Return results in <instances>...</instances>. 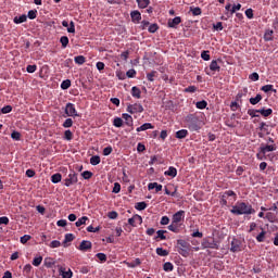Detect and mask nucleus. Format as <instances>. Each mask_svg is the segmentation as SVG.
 Wrapping results in <instances>:
<instances>
[{
  "label": "nucleus",
  "mask_w": 278,
  "mask_h": 278,
  "mask_svg": "<svg viewBox=\"0 0 278 278\" xmlns=\"http://www.w3.org/2000/svg\"><path fill=\"white\" fill-rule=\"evenodd\" d=\"M231 214L235 216H249L251 214H255V208L250 203L247 202H237L235 206L230 210Z\"/></svg>",
  "instance_id": "f257e3e1"
},
{
  "label": "nucleus",
  "mask_w": 278,
  "mask_h": 278,
  "mask_svg": "<svg viewBox=\"0 0 278 278\" xmlns=\"http://www.w3.org/2000/svg\"><path fill=\"white\" fill-rule=\"evenodd\" d=\"M186 218V211H178L176 212L173 217H172V224L167 227V229L169 231H172L173 233H179L180 231V227H181V223H184Z\"/></svg>",
  "instance_id": "f03ea898"
},
{
  "label": "nucleus",
  "mask_w": 278,
  "mask_h": 278,
  "mask_svg": "<svg viewBox=\"0 0 278 278\" xmlns=\"http://www.w3.org/2000/svg\"><path fill=\"white\" fill-rule=\"evenodd\" d=\"M176 249L182 257H190V253H192V245L186 239H178Z\"/></svg>",
  "instance_id": "7ed1b4c3"
},
{
  "label": "nucleus",
  "mask_w": 278,
  "mask_h": 278,
  "mask_svg": "<svg viewBox=\"0 0 278 278\" xmlns=\"http://www.w3.org/2000/svg\"><path fill=\"white\" fill-rule=\"evenodd\" d=\"M247 245H244V241L240 239L233 238L230 243V251L231 253H241V251H244Z\"/></svg>",
  "instance_id": "20e7f679"
},
{
  "label": "nucleus",
  "mask_w": 278,
  "mask_h": 278,
  "mask_svg": "<svg viewBox=\"0 0 278 278\" xmlns=\"http://www.w3.org/2000/svg\"><path fill=\"white\" fill-rule=\"evenodd\" d=\"M127 112H129V114H141V112H144V108L142 106V104H129L127 106Z\"/></svg>",
  "instance_id": "39448f33"
},
{
  "label": "nucleus",
  "mask_w": 278,
  "mask_h": 278,
  "mask_svg": "<svg viewBox=\"0 0 278 278\" xmlns=\"http://www.w3.org/2000/svg\"><path fill=\"white\" fill-rule=\"evenodd\" d=\"M64 181H65L64 186H66V188H71V186L77 184L79 179L77 178L76 173H72V174H68L67 178Z\"/></svg>",
  "instance_id": "423d86ee"
},
{
  "label": "nucleus",
  "mask_w": 278,
  "mask_h": 278,
  "mask_svg": "<svg viewBox=\"0 0 278 278\" xmlns=\"http://www.w3.org/2000/svg\"><path fill=\"white\" fill-rule=\"evenodd\" d=\"M65 114L66 116H79V113H77V109H75V104L68 102L65 105Z\"/></svg>",
  "instance_id": "0eeeda50"
},
{
  "label": "nucleus",
  "mask_w": 278,
  "mask_h": 278,
  "mask_svg": "<svg viewBox=\"0 0 278 278\" xmlns=\"http://www.w3.org/2000/svg\"><path fill=\"white\" fill-rule=\"evenodd\" d=\"M202 247L203 249H215V250L220 249V247L218 245V242L214 239L212 241L204 239L202 242Z\"/></svg>",
  "instance_id": "6e6552de"
},
{
  "label": "nucleus",
  "mask_w": 278,
  "mask_h": 278,
  "mask_svg": "<svg viewBox=\"0 0 278 278\" xmlns=\"http://www.w3.org/2000/svg\"><path fill=\"white\" fill-rule=\"evenodd\" d=\"M128 225H130V227H138V225H142V216L135 214L128 219Z\"/></svg>",
  "instance_id": "1a4fd4ad"
},
{
  "label": "nucleus",
  "mask_w": 278,
  "mask_h": 278,
  "mask_svg": "<svg viewBox=\"0 0 278 278\" xmlns=\"http://www.w3.org/2000/svg\"><path fill=\"white\" fill-rule=\"evenodd\" d=\"M260 149H261V153L266 155L267 153H270L273 151H277V144H275V143H273V144H264L263 143L260 147Z\"/></svg>",
  "instance_id": "9d476101"
},
{
  "label": "nucleus",
  "mask_w": 278,
  "mask_h": 278,
  "mask_svg": "<svg viewBox=\"0 0 278 278\" xmlns=\"http://www.w3.org/2000/svg\"><path fill=\"white\" fill-rule=\"evenodd\" d=\"M130 18L135 24H138L140 21H142V14L138 10L131 11Z\"/></svg>",
  "instance_id": "9b49d317"
},
{
  "label": "nucleus",
  "mask_w": 278,
  "mask_h": 278,
  "mask_svg": "<svg viewBox=\"0 0 278 278\" xmlns=\"http://www.w3.org/2000/svg\"><path fill=\"white\" fill-rule=\"evenodd\" d=\"M79 251L86 252L92 249V242L88 240H83L78 247Z\"/></svg>",
  "instance_id": "f8f14e48"
},
{
  "label": "nucleus",
  "mask_w": 278,
  "mask_h": 278,
  "mask_svg": "<svg viewBox=\"0 0 278 278\" xmlns=\"http://www.w3.org/2000/svg\"><path fill=\"white\" fill-rule=\"evenodd\" d=\"M181 23V17L176 16L173 20H168L167 26L172 29H177V26Z\"/></svg>",
  "instance_id": "ddd939ff"
},
{
  "label": "nucleus",
  "mask_w": 278,
  "mask_h": 278,
  "mask_svg": "<svg viewBox=\"0 0 278 278\" xmlns=\"http://www.w3.org/2000/svg\"><path fill=\"white\" fill-rule=\"evenodd\" d=\"M62 26H63V27H67L68 34H75V22L72 21V22L68 24V21L64 20V21L62 22Z\"/></svg>",
  "instance_id": "4468645a"
},
{
  "label": "nucleus",
  "mask_w": 278,
  "mask_h": 278,
  "mask_svg": "<svg viewBox=\"0 0 278 278\" xmlns=\"http://www.w3.org/2000/svg\"><path fill=\"white\" fill-rule=\"evenodd\" d=\"M60 275L62 276V278H73V270L64 268V267H60L59 269Z\"/></svg>",
  "instance_id": "2eb2a0df"
},
{
  "label": "nucleus",
  "mask_w": 278,
  "mask_h": 278,
  "mask_svg": "<svg viewBox=\"0 0 278 278\" xmlns=\"http://www.w3.org/2000/svg\"><path fill=\"white\" fill-rule=\"evenodd\" d=\"M163 186L157 182H150L148 185V190H155V192H162Z\"/></svg>",
  "instance_id": "dca6fc26"
},
{
  "label": "nucleus",
  "mask_w": 278,
  "mask_h": 278,
  "mask_svg": "<svg viewBox=\"0 0 278 278\" xmlns=\"http://www.w3.org/2000/svg\"><path fill=\"white\" fill-rule=\"evenodd\" d=\"M136 1L140 10H146V8H149V5H151V0H136Z\"/></svg>",
  "instance_id": "f3484780"
},
{
  "label": "nucleus",
  "mask_w": 278,
  "mask_h": 278,
  "mask_svg": "<svg viewBox=\"0 0 278 278\" xmlns=\"http://www.w3.org/2000/svg\"><path fill=\"white\" fill-rule=\"evenodd\" d=\"M155 126H153V124L151 123H144L142 124L140 127H138L136 129V131H138L140 134V131H147V129H154Z\"/></svg>",
  "instance_id": "a211bd4d"
},
{
  "label": "nucleus",
  "mask_w": 278,
  "mask_h": 278,
  "mask_svg": "<svg viewBox=\"0 0 278 278\" xmlns=\"http://www.w3.org/2000/svg\"><path fill=\"white\" fill-rule=\"evenodd\" d=\"M210 71L213 73H220V65H218V61L213 60L210 64Z\"/></svg>",
  "instance_id": "6ab92c4d"
},
{
  "label": "nucleus",
  "mask_w": 278,
  "mask_h": 278,
  "mask_svg": "<svg viewBox=\"0 0 278 278\" xmlns=\"http://www.w3.org/2000/svg\"><path fill=\"white\" fill-rule=\"evenodd\" d=\"M164 175L166 177H177V168H175L174 166L168 167L167 170L164 172Z\"/></svg>",
  "instance_id": "aec40b11"
},
{
  "label": "nucleus",
  "mask_w": 278,
  "mask_h": 278,
  "mask_svg": "<svg viewBox=\"0 0 278 278\" xmlns=\"http://www.w3.org/2000/svg\"><path fill=\"white\" fill-rule=\"evenodd\" d=\"M131 97H134L135 99H141L142 97V91L140 90V88L138 87H132L131 88Z\"/></svg>",
  "instance_id": "412c9836"
},
{
  "label": "nucleus",
  "mask_w": 278,
  "mask_h": 278,
  "mask_svg": "<svg viewBox=\"0 0 278 278\" xmlns=\"http://www.w3.org/2000/svg\"><path fill=\"white\" fill-rule=\"evenodd\" d=\"M122 118H124V121L126 122V125L128 127H131V125H134V117H131V115H129L127 113H123Z\"/></svg>",
  "instance_id": "4be33fe9"
},
{
  "label": "nucleus",
  "mask_w": 278,
  "mask_h": 278,
  "mask_svg": "<svg viewBox=\"0 0 278 278\" xmlns=\"http://www.w3.org/2000/svg\"><path fill=\"white\" fill-rule=\"evenodd\" d=\"M13 22L15 23V25H21V23H27V15L23 14L21 16H15L13 18Z\"/></svg>",
  "instance_id": "5701e85b"
},
{
  "label": "nucleus",
  "mask_w": 278,
  "mask_h": 278,
  "mask_svg": "<svg viewBox=\"0 0 278 278\" xmlns=\"http://www.w3.org/2000/svg\"><path fill=\"white\" fill-rule=\"evenodd\" d=\"M188 137V130L187 129H180L178 131H176V138L178 140H184V138Z\"/></svg>",
  "instance_id": "b1692460"
},
{
  "label": "nucleus",
  "mask_w": 278,
  "mask_h": 278,
  "mask_svg": "<svg viewBox=\"0 0 278 278\" xmlns=\"http://www.w3.org/2000/svg\"><path fill=\"white\" fill-rule=\"evenodd\" d=\"M258 114L263 115L264 118H268L273 114V109H261L258 110Z\"/></svg>",
  "instance_id": "393cba45"
},
{
  "label": "nucleus",
  "mask_w": 278,
  "mask_h": 278,
  "mask_svg": "<svg viewBox=\"0 0 278 278\" xmlns=\"http://www.w3.org/2000/svg\"><path fill=\"white\" fill-rule=\"evenodd\" d=\"M174 269H175V266L173 265V263L170 262L164 263L163 270H165V273H173Z\"/></svg>",
  "instance_id": "a878e982"
},
{
  "label": "nucleus",
  "mask_w": 278,
  "mask_h": 278,
  "mask_svg": "<svg viewBox=\"0 0 278 278\" xmlns=\"http://www.w3.org/2000/svg\"><path fill=\"white\" fill-rule=\"evenodd\" d=\"M98 164H101V156L93 155L90 157V165L91 166H98Z\"/></svg>",
  "instance_id": "bb28decb"
},
{
  "label": "nucleus",
  "mask_w": 278,
  "mask_h": 278,
  "mask_svg": "<svg viewBox=\"0 0 278 278\" xmlns=\"http://www.w3.org/2000/svg\"><path fill=\"white\" fill-rule=\"evenodd\" d=\"M54 264H55V260H53L51 257L45 258V267L46 268H53Z\"/></svg>",
  "instance_id": "cd10ccee"
},
{
  "label": "nucleus",
  "mask_w": 278,
  "mask_h": 278,
  "mask_svg": "<svg viewBox=\"0 0 278 278\" xmlns=\"http://www.w3.org/2000/svg\"><path fill=\"white\" fill-rule=\"evenodd\" d=\"M263 92H277V89H275V86L273 85H265L261 88Z\"/></svg>",
  "instance_id": "c85d7f7f"
},
{
  "label": "nucleus",
  "mask_w": 278,
  "mask_h": 278,
  "mask_svg": "<svg viewBox=\"0 0 278 278\" xmlns=\"http://www.w3.org/2000/svg\"><path fill=\"white\" fill-rule=\"evenodd\" d=\"M52 184H60L62 181V174L56 173L51 176Z\"/></svg>",
  "instance_id": "c756f323"
},
{
  "label": "nucleus",
  "mask_w": 278,
  "mask_h": 278,
  "mask_svg": "<svg viewBox=\"0 0 278 278\" xmlns=\"http://www.w3.org/2000/svg\"><path fill=\"white\" fill-rule=\"evenodd\" d=\"M262 94L257 93L256 97L254 98H250V103L251 105H257V103H260V101H262Z\"/></svg>",
  "instance_id": "7c9ffc66"
},
{
  "label": "nucleus",
  "mask_w": 278,
  "mask_h": 278,
  "mask_svg": "<svg viewBox=\"0 0 278 278\" xmlns=\"http://www.w3.org/2000/svg\"><path fill=\"white\" fill-rule=\"evenodd\" d=\"M74 62L75 64H79V66H81V64H86V56L84 55L75 56Z\"/></svg>",
  "instance_id": "2f4dec72"
},
{
  "label": "nucleus",
  "mask_w": 278,
  "mask_h": 278,
  "mask_svg": "<svg viewBox=\"0 0 278 278\" xmlns=\"http://www.w3.org/2000/svg\"><path fill=\"white\" fill-rule=\"evenodd\" d=\"M147 207H148L147 202H138L135 205V208H137L138 212H142L143 210H147Z\"/></svg>",
  "instance_id": "473e14b6"
},
{
  "label": "nucleus",
  "mask_w": 278,
  "mask_h": 278,
  "mask_svg": "<svg viewBox=\"0 0 278 278\" xmlns=\"http://www.w3.org/2000/svg\"><path fill=\"white\" fill-rule=\"evenodd\" d=\"M156 254L160 255V257H166L168 256V250H164V248H156Z\"/></svg>",
  "instance_id": "72a5a7b5"
},
{
  "label": "nucleus",
  "mask_w": 278,
  "mask_h": 278,
  "mask_svg": "<svg viewBox=\"0 0 278 278\" xmlns=\"http://www.w3.org/2000/svg\"><path fill=\"white\" fill-rule=\"evenodd\" d=\"M248 114L249 116H251V118H257L260 117V110H255V109H250L248 110Z\"/></svg>",
  "instance_id": "f704fd0d"
},
{
  "label": "nucleus",
  "mask_w": 278,
  "mask_h": 278,
  "mask_svg": "<svg viewBox=\"0 0 278 278\" xmlns=\"http://www.w3.org/2000/svg\"><path fill=\"white\" fill-rule=\"evenodd\" d=\"M195 108L198 110H205V108H207V101L202 100L195 103Z\"/></svg>",
  "instance_id": "c9c22d12"
},
{
  "label": "nucleus",
  "mask_w": 278,
  "mask_h": 278,
  "mask_svg": "<svg viewBox=\"0 0 278 278\" xmlns=\"http://www.w3.org/2000/svg\"><path fill=\"white\" fill-rule=\"evenodd\" d=\"M60 42L62 45V49H66V47H68V42H70L68 37L62 36L60 38Z\"/></svg>",
  "instance_id": "e433bc0d"
},
{
  "label": "nucleus",
  "mask_w": 278,
  "mask_h": 278,
  "mask_svg": "<svg viewBox=\"0 0 278 278\" xmlns=\"http://www.w3.org/2000/svg\"><path fill=\"white\" fill-rule=\"evenodd\" d=\"M190 12L192 13L193 16H201L202 11L201 8L195 7V8H190Z\"/></svg>",
  "instance_id": "4c0bfd02"
},
{
  "label": "nucleus",
  "mask_w": 278,
  "mask_h": 278,
  "mask_svg": "<svg viewBox=\"0 0 278 278\" xmlns=\"http://www.w3.org/2000/svg\"><path fill=\"white\" fill-rule=\"evenodd\" d=\"M71 88V79H65L61 83L62 90H68Z\"/></svg>",
  "instance_id": "58836bf2"
},
{
  "label": "nucleus",
  "mask_w": 278,
  "mask_h": 278,
  "mask_svg": "<svg viewBox=\"0 0 278 278\" xmlns=\"http://www.w3.org/2000/svg\"><path fill=\"white\" fill-rule=\"evenodd\" d=\"M73 240H75V235L66 233L65 238H64V241H63V244H67V242H73Z\"/></svg>",
  "instance_id": "ea45409f"
},
{
  "label": "nucleus",
  "mask_w": 278,
  "mask_h": 278,
  "mask_svg": "<svg viewBox=\"0 0 278 278\" xmlns=\"http://www.w3.org/2000/svg\"><path fill=\"white\" fill-rule=\"evenodd\" d=\"M62 127H64V129L73 127V118H66L65 122L62 124Z\"/></svg>",
  "instance_id": "a19ab883"
},
{
  "label": "nucleus",
  "mask_w": 278,
  "mask_h": 278,
  "mask_svg": "<svg viewBox=\"0 0 278 278\" xmlns=\"http://www.w3.org/2000/svg\"><path fill=\"white\" fill-rule=\"evenodd\" d=\"M160 29V26L157 24H151L148 28L149 34H155Z\"/></svg>",
  "instance_id": "79ce46f5"
},
{
  "label": "nucleus",
  "mask_w": 278,
  "mask_h": 278,
  "mask_svg": "<svg viewBox=\"0 0 278 278\" xmlns=\"http://www.w3.org/2000/svg\"><path fill=\"white\" fill-rule=\"evenodd\" d=\"M86 220H88V217L87 216H83L80 217L76 223V227H81V225H86Z\"/></svg>",
  "instance_id": "37998d69"
},
{
  "label": "nucleus",
  "mask_w": 278,
  "mask_h": 278,
  "mask_svg": "<svg viewBox=\"0 0 278 278\" xmlns=\"http://www.w3.org/2000/svg\"><path fill=\"white\" fill-rule=\"evenodd\" d=\"M264 40L266 42H270V40H273V30H266V33L264 35Z\"/></svg>",
  "instance_id": "c03bdc74"
},
{
  "label": "nucleus",
  "mask_w": 278,
  "mask_h": 278,
  "mask_svg": "<svg viewBox=\"0 0 278 278\" xmlns=\"http://www.w3.org/2000/svg\"><path fill=\"white\" fill-rule=\"evenodd\" d=\"M140 264H142V262L140 261V258H136V260L132 261L131 263H128V267H129V268H136V266H140Z\"/></svg>",
  "instance_id": "a18cd8bd"
},
{
  "label": "nucleus",
  "mask_w": 278,
  "mask_h": 278,
  "mask_svg": "<svg viewBox=\"0 0 278 278\" xmlns=\"http://www.w3.org/2000/svg\"><path fill=\"white\" fill-rule=\"evenodd\" d=\"M155 75H157V72L156 71H152L150 73L147 74V79L148 81H155Z\"/></svg>",
  "instance_id": "49530a36"
},
{
  "label": "nucleus",
  "mask_w": 278,
  "mask_h": 278,
  "mask_svg": "<svg viewBox=\"0 0 278 278\" xmlns=\"http://www.w3.org/2000/svg\"><path fill=\"white\" fill-rule=\"evenodd\" d=\"M266 238V231L262 230L257 236H256V240L257 242H264V239Z\"/></svg>",
  "instance_id": "de8ad7c7"
},
{
  "label": "nucleus",
  "mask_w": 278,
  "mask_h": 278,
  "mask_svg": "<svg viewBox=\"0 0 278 278\" xmlns=\"http://www.w3.org/2000/svg\"><path fill=\"white\" fill-rule=\"evenodd\" d=\"M114 127H123V118L121 117H115L113 121Z\"/></svg>",
  "instance_id": "09e8293b"
},
{
  "label": "nucleus",
  "mask_w": 278,
  "mask_h": 278,
  "mask_svg": "<svg viewBox=\"0 0 278 278\" xmlns=\"http://www.w3.org/2000/svg\"><path fill=\"white\" fill-rule=\"evenodd\" d=\"M64 140H67V141L73 140V131H71L70 129L65 130L64 131Z\"/></svg>",
  "instance_id": "8fccbe9b"
},
{
  "label": "nucleus",
  "mask_w": 278,
  "mask_h": 278,
  "mask_svg": "<svg viewBox=\"0 0 278 278\" xmlns=\"http://www.w3.org/2000/svg\"><path fill=\"white\" fill-rule=\"evenodd\" d=\"M230 110H231L232 112H238V110H240V104H238V101L231 102V104H230Z\"/></svg>",
  "instance_id": "3c124183"
},
{
  "label": "nucleus",
  "mask_w": 278,
  "mask_h": 278,
  "mask_svg": "<svg viewBox=\"0 0 278 278\" xmlns=\"http://www.w3.org/2000/svg\"><path fill=\"white\" fill-rule=\"evenodd\" d=\"M227 198L229 199L230 197L232 198L233 201H236L238 199V194H236V192L231 191V190H228V191H225Z\"/></svg>",
  "instance_id": "603ef678"
},
{
  "label": "nucleus",
  "mask_w": 278,
  "mask_h": 278,
  "mask_svg": "<svg viewBox=\"0 0 278 278\" xmlns=\"http://www.w3.org/2000/svg\"><path fill=\"white\" fill-rule=\"evenodd\" d=\"M36 16H38V11L37 10L28 11V18H30V21H34V18H36Z\"/></svg>",
  "instance_id": "864d4df0"
},
{
  "label": "nucleus",
  "mask_w": 278,
  "mask_h": 278,
  "mask_svg": "<svg viewBox=\"0 0 278 278\" xmlns=\"http://www.w3.org/2000/svg\"><path fill=\"white\" fill-rule=\"evenodd\" d=\"M96 257H98L100 262H108V255H105V253H98Z\"/></svg>",
  "instance_id": "5fc2aeb1"
},
{
  "label": "nucleus",
  "mask_w": 278,
  "mask_h": 278,
  "mask_svg": "<svg viewBox=\"0 0 278 278\" xmlns=\"http://www.w3.org/2000/svg\"><path fill=\"white\" fill-rule=\"evenodd\" d=\"M81 177H83L84 179H91V178H92V172H90V170H85V172L81 173Z\"/></svg>",
  "instance_id": "6e6d98bb"
},
{
  "label": "nucleus",
  "mask_w": 278,
  "mask_h": 278,
  "mask_svg": "<svg viewBox=\"0 0 278 278\" xmlns=\"http://www.w3.org/2000/svg\"><path fill=\"white\" fill-rule=\"evenodd\" d=\"M201 58L202 60H204L205 62H210V51H202L201 53Z\"/></svg>",
  "instance_id": "4d7b16f0"
},
{
  "label": "nucleus",
  "mask_w": 278,
  "mask_h": 278,
  "mask_svg": "<svg viewBox=\"0 0 278 278\" xmlns=\"http://www.w3.org/2000/svg\"><path fill=\"white\" fill-rule=\"evenodd\" d=\"M11 138H12V140H16V141L21 140V132L14 130V131L11 134Z\"/></svg>",
  "instance_id": "13d9d810"
},
{
  "label": "nucleus",
  "mask_w": 278,
  "mask_h": 278,
  "mask_svg": "<svg viewBox=\"0 0 278 278\" xmlns=\"http://www.w3.org/2000/svg\"><path fill=\"white\" fill-rule=\"evenodd\" d=\"M164 233H166V230H157L156 238H160V240H166V237L164 236Z\"/></svg>",
  "instance_id": "bf43d9fd"
},
{
  "label": "nucleus",
  "mask_w": 278,
  "mask_h": 278,
  "mask_svg": "<svg viewBox=\"0 0 278 278\" xmlns=\"http://www.w3.org/2000/svg\"><path fill=\"white\" fill-rule=\"evenodd\" d=\"M40 264H42V256H38L33 260V266H40Z\"/></svg>",
  "instance_id": "052dcab7"
},
{
  "label": "nucleus",
  "mask_w": 278,
  "mask_h": 278,
  "mask_svg": "<svg viewBox=\"0 0 278 278\" xmlns=\"http://www.w3.org/2000/svg\"><path fill=\"white\" fill-rule=\"evenodd\" d=\"M2 114H10L12 112V105H5L1 109Z\"/></svg>",
  "instance_id": "680f3d73"
},
{
  "label": "nucleus",
  "mask_w": 278,
  "mask_h": 278,
  "mask_svg": "<svg viewBox=\"0 0 278 278\" xmlns=\"http://www.w3.org/2000/svg\"><path fill=\"white\" fill-rule=\"evenodd\" d=\"M112 192L118 194V192H121V184L115 182Z\"/></svg>",
  "instance_id": "e2e57ef3"
},
{
  "label": "nucleus",
  "mask_w": 278,
  "mask_h": 278,
  "mask_svg": "<svg viewBox=\"0 0 278 278\" xmlns=\"http://www.w3.org/2000/svg\"><path fill=\"white\" fill-rule=\"evenodd\" d=\"M126 76L130 79H132L134 77H136V70H128L126 72Z\"/></svg>",
  "instance_id": "0e129e2a"
},
{
  "label": "nucleus",
  "mask_w": 278,
  "mask_h": 278,
  "mask_svg": "<svg viewBox=\"0 0 278 278\" xmlns=\"http://www.w3.org/2000/svg\"><path fill=\"white\" fill-rule=\"evenodd\" d=\"M256 160H266V154L262 153L261 148H258V153L256 154Z\"/></svg>",
  "instance_id": "69168bd1"
},
{
  "label": "nucleus",
  "mask_w": 278,
  "mask_h": 278,
  "mask_svg": "<svg viewBox=\"0 0 278 278\" xmlns=\"http://www.w3.org/2000/svg\"><path fill=\"white\" fill-rule=\"evenodd\" d=\"M112 151H113L112 146H109L103 149V155L105 156L111 155Z\"/></svg>",
  "instance_id": "338daca9"
},
{
  "label": "nucleus",
  "mask_w": 278,
  "mask_h": 278,
  "mask_svg": "<svg viewBox=\"0 0 278 278\" xmlns=\"http://www.w3.org/2000/svg\"><path fill=\"white\" fill-rule=\"evenodd\" d=\"M168 223H170V218H168V216H163L161 218L160 225H168Z\"/></svg>",
  "instance_id": "774afa93"
}]
</instances>
